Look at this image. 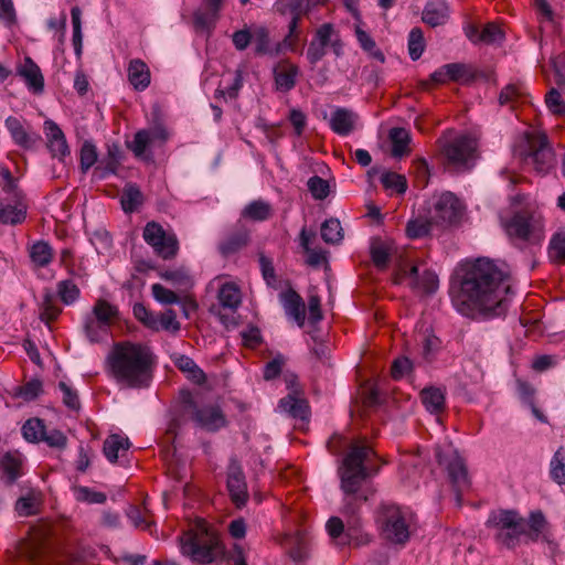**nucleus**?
Masks as SVG:
<instances>
[{
	"mask_svg": "<svg viewBox=\"0 0 565 565\" xmlns=\"http://www.w3.org/2000/svg\"><path fill=\"white\" fill-rule=\"evenodd\" d=\"M509 275L488 258L466 260L456 270L451 286L456 310L469 318L502 316L509 303Z\"/></svg>",
	"mask_w": 565,
	"mask_h": 565,
	"instance_id": "1",
	"label": "nucleus"
},
{
	"mask_svg": "<svg viewBox=\"0 0 565 565\" xmlns=\"http://www.w3.org/2000/svg\"><path fill=\"white\" fill-rule=\"evenodd\" d=\"M108 360L118 383L134 388L149 385L154 360L147 345L129 341L117 343Z\"/></svg>",
	"mask_w": 565,
	"mask_h": 565,
	"instance_id": "2",
	"label": "nucleus"
},
{
	"mask_svg": "<svg viewBox=\"0 0 565 565\" xmlns=\"http://www.w3.org/2000/svg\"><path fill=\"white\" fill-rule=\"evenodd\" d=\"M375 458V452L370 446L361 443H355L351 446L339 470L341 489L345 493H356L361 483L377 472Z\"/></svg>",
	"mask_w": 565,
	"mask_h": 565,
	"instance_id": "3",
	"label": "nucleus"
},
{
	"mask_svg": "<svg viewBox=\"0 0 565 565\" xmlns=\"http://www.w3.org/2000/svg\"><path fill=\"white\" fill-rule=\"evenodd\" d=\"M505 234L514 242L540 244L545 236L542 214L534 210L515 211L509 217H501Z\"/></svg>",
	"mask_w": 565,
	"mask_h": 565,
	"instance_id": "4",
	"label": "nucleus"
},
{
	"mask_svg": "<svg viewBox=\"0 0 565 565\" xmlns=\"http://www.w3.org/2000/svg\"><path fill=\"white\" fill-rule=\"evenodd\" d=\"M180 543L182 553L199 564L212 563L223 554L217 535L209 531L204 524H199L195 530L184 533Z\"/></svg>",
	"mask_w": 565,
	"mask_h": 565,
	"instance_id": "5",
	"label": "nucleus"
},
{
	"mask_svg": "<svg viewBox=\"0 0 565 565\" xmlns=\"http://www.w3.org/2000/svg\"><path fill=\"white\" fill-rule=\"evenodd\" d=\"M514 152L539 173L547 172L555 162L553 150L542 134L526 132L515 146Z\"/></svg>",
	"mask_w": 565,
	"mask_h": 565,
	"instance_id": "6",
	"label": "nucleus"
},
{
	"mask_svg": "<svg viewBox=\"0 0 565 565\" xmlns=\"http://www.w3.org/2000/svg\"><path fill=\"white\" fill-rule=\"evenodd\" d=\"M285 418L292 420L296 429L303 430L310 418V407L296 374L285 371Z\"/></svg>",
	"mask_w": 565,
	"mask_h": 565,
	"instance_id": "7",
	"label": "nucleus"
},
{
	"mask_svg": "<svg viewBox=\"0 0 565 565\" xmlns=\"http://www.w3.org/2000/svg\"><path fill=\"white\" fill-rule=\"evenodd\" d=\"M441 151L449 167L458 171L469 170L478 158V143L475 137L460 135L441 145Z\"/></svg>",
	"mask_w": 565,
	"mask_h": 565,
	"instance_id": "8",
	"label": "nucleus"
},
{
	"mask_svg": "<svg viewBox=\"0 0 565 565\" xmlns=\"http://www.w3.org/2000/svg\"><path fill=\"white\" fill-rule=\"evenodd\" d=\"M487 524L494 530L497 540L507 547H514L524 532L523 519L513 510L491 512Z\"/></svg>",
	"mask_w": 565,
	"mask_h": 565,
	"instance_id": "9",
	"label": "nucleus"
},
{
	"mask_svg": "<svg viewBox=\"0 0 565 565\" xmlns=\"http://www.w3.org/2000/svg\"><path fill=\"white\" fill-rule=\"evenodd\" d=\"M285 311L290 320L299 328L306 324V305L302 298L290 287L285 285ZM322 320L321 301L318 296H310L308 300V323L316 326Z\"/></svg>",
	"mask_w": 565,
	"mask_h": 565,
	"instance_id": "10",
	"label": "nucleus"
},
{
	"mask_svg": "<svg viewBox=\"0 0 565 565\" xmlns=\"http://www.w3.org/2000/svg\"><path fill=\"white\" fill-rule=\"evenodd\" d=\"M409 515L395 505L385 507L380 518L383 537L394 544H405L409 539Z\"/></svg>",
	"mask_w": 565,
	"mask_h": 565,
	"instance_id": "11",
	"label": "nucleus"
},
{
	"mask_svg": "<svg viewBox=\"0 0 565 565\" xmlns=\"http://www.w3.org/2000/svg\"><path fill=\"white\" fill-rule=\"evenodd\" d=\"M118 316V309L105 299H98L92 313L85 318L84 330L90 342H98L107 333L109 326Z\"/></svg>",
	"mask_w": 565,
	"mask_h": 565,
	"instance_id": "12",
	"label": "nucleus"
},
{
	"mask_svg": "<svg viewBox=\"0 0 565 565\" xmlns=\"http://www.w3.org/2000/svg\"><path fill=\"white\" fill-rule=\"evenodd\" d=\"M394 280L396 284L406 282L412 289L433 294L438 289V276L428 269L420 271L418 265L399 264L395 273Z\"/></svg>",
	"mask_w": 565,
	"mask_h": 565,
	"instance_id": "13",
	"label": "nucleus"
},
{
	"mask_svg": "<svg viewBox=\"0 0 565 565\" xmlns=\"http://www.w3.org/2000/svg\"><path fill=\"white\" fill-rule=\"evenodd\" d=\"M462 210L458 198L451 192L435 194L428 201V214L435 224H451L457 221Z\"/></svg>",
	"mask_w": 565,
	"mask_h": 565,
	"instance_id": "14",
	"label": "nucleus"
},
{
	"mask_svg": "<svg viewBox=\"0 0 565 565\" xmlns=\"http://www.w3.org/2000/svg\"><path fill=\"white\" fill-rule=\"evenodd\" d=\"M142 237L163 259H171L178 254L179 242L175 234L166 232L157 222L147 223Z\"/></svg>",
	"mask_w": 565,
	"mask_h": 565,
	"instance_id": "15",
	"label": "nucleus"
},
{
	"mask_svg": "<svg viewBox=\"0 0 565 565\" xmlns=\"http://www.w3.org/2000/svg\"><path fill=\"white\" fill-rule=\"evenodd\" d=\"M327 0H288L285 7L290 9L292 15L288 24V34L285 35V50L297 52L303 45L302 32L298 28L299 19L305 15L311 6L324 3Z\"/></svg>",
	"mask_w": 565,
	"mask_h": 565,
	"instance_id": "16",
	"label": "nucleus"
},
{
	"mask_svg": "<svg viewBox=\"0 0 565 565\" xmlns=\"http://www.w3.org/2000/svg\"><path fill=\"white\" fill-rule=\"evenodd\" d=\"M185 412L196 426L207 431H216L226 425V417L216 404L190 402Z\"/></svg>",
	"mask_w": 565,
	"mask_h": 565,
	"instance_id": "17",
	"label": "nucleus"
},
{
	"mask_svg": "<svg viewBox=\"0 0 565 565\" xmlns=\"http://www.w3.org/2000/svg\"><path fill=\"white\" fill-rule=\"evenodd\" d=\"M4 126L12 141L22 149H33L41 140V136L33 130L31 125L19 117L9 116L4 120Z\"/></svg>",
	"mask_w": 565,
	"mask_h": 565,
	"instance_id": "18",
	"label": "nucleus"
},
{
	"mask_svg": "<svg viewBox=\"0 0 565 565\" xmlns=\"http://www.w3.org/2000/svg\"><path fill=\"white\" fill-rule=\"evenodd\" d=\"M414 341L417 355L427 363L434 361L441 349L440 339L425 323L416 327Z\"/></svg>",
	"mask_w": 565,
	"mask_h": 565,
	"instance_id": "19",
	"label": "nucleus"
},
{
	"mask_svg": "<svg viewBox=\"0 0 565 565\" xmlns=\"http://www.w3.org/2000/svg\"><path fill=\"white\" fill-rule=\"evenodd\" d=\"M436 457L440 465L446 466L449 477L458 490L468 486V476L463 461L452 449L451 445L448 446L445 454L437 447Z\"/></svg>",
	"mask_w": 565,
	"mask_h": 565,
	"instance_id": "20",
	"label": "nucleus"
},
{
	"mask_svg": "<svg viewBox=\"0 0 565 565\" xmlns=\"http://www.w3.org/2000/svg\"><path fill=\"white\" fill-rule=\"evenodd\" d=\"M361 126L358 113L345 107H334L329 117L330 129L342 137L353 134Z\"/></svg>",
	"mask_w": 565,
	"mask_h": 565,
	"instance_id": "21",
	"label": "nucleus"
},
{
	"mask_svg": "<svg viewBox=\"0 0 565 565\" xmlns=\"http://www.w3.org/2000/svg\"><path fill=\"white\" fill-rule=\"evenodd\" d=\"M227 490L232 502L242 508L248 500L247 483L241 466L232 460L227 470Z\"/></svg>",
	"mask_w": 565,
	"mask_h": 565,
	"instance_id": "22",
	"label": "nucleus"
},
{
	"mask_svg": "<svg viewBox=\"0 0 565 565\" xmlns=\"http://www.w3.org/2000/svg\"><path fill=\"white\" fill-rule=\"evenodd\" d=\"M225 0H202V6L193 14L194 26L199 31L211 32L220 18Z\"/></svg>",
	"mask_w": 565,
	"mask_h": 565,
	"instance_id": "23",
	"label": "nucleus"
},
{
	"mask_svg": "<svg viewBox=\"0 0 565 565\" xmlns=\"http://www.w3.org/2000/svg\"><path fill=\"white\" fill-rule=\"evenodd\" d=\"M169 137L168 131L162 125H156L149 129H142L135 135L130 145L131 150L137 157L145 154L146 150L158 143H163Z\"/></svg>",
	"mask_w": 565,
	"mask_h": 565,
	"instance_id": "24",
	"label": "nucleus"
},
{
	"mask_svg": "<svg viewBox=\"0 0 565 565\" xmlns=\"http://www.w3.org/2000/svg\"><path fill=\"white\" fill-rule=\"evenodd\" d=\"M370 253L374 265L380 269H384L396 255L397 247L391 239L375 238L371 243Z\"/></svg>",
	"mask_w": 565,
	"mask_h": 565,
	"instance_id": "25",
	"label": "nucleus"
},
{
	"mask_svg": "<svg viewBox=\"0 0 565 565\" xmlns=\"http://www.w3.org/2000/svg\"><path fill=\"white\" fill-rule=\"evenodd\" d=\"M18 74L25 81L30 90L35 94L42 93L44 88V77L40 67L30 57H25L18 67Z\"/></svg>",
	"mask_w": 565,
	"mask_h": 565,
	"instance_id": "26",
	"label": "nucleus"
},
{
	"mask_svg": "<svg viewBox=\"0 0 565 565\" xmlns=\"http://www.w3.org/2000/svg\"><path fill=\"white\" fill-rule=\"evenodd\" d=\"M449 15L450 10L446 0H431L425 6L422 19L428 25L435 28L445 24Z\"/></svg>",
	"mask_w": 565,
	"mask_h": 565,
	"instance_id": "27",
	"label": "nucleus"
},
{
	"mask_svg": "<svg viewBox=\"0 0 565 565\" xmlns=\"http://www.w3.org/2000/svg\"><path fill=\"white\" fill-rule=\"evenodd\" d=\"M128 81L136 90H145L150 84V71L140 58L131 60L128 66Z\"/></svg>",
	"mask_w": 565,
	"mask_h": 565,
	"instance_id": "28",
	"label": "nucleus"
},
{
	"mask_svg": "<svg viewBox=\"0 0 565 565\" xmlns=\"http://www.w3.org/2000/svg\"><path fill=\"white\" fill-rule=\"evenodd\" d=\"M315 237L313 232H308L306 228L300 233V245L306 253V263L312 267H319L327 263V253L321 248L310 247V241Z\"/></svg>",
	"mask_w": 565,
	"mask_h": 565,
	"instance_id": "29",
	"label": "nucleus"
},
{
	"mask_svg": "<svg viewBox=\"0 0 565 565\" xmlns=\"http://www.w3.org/2000/svg\"><path fill=\"white\" fill-rule=\"evenodd\" d=\"M14 204L2 203L0 222L18 224L25 218L26 205L22 201L21 194L18 192V196L12 195Z\"/></svg>",
	"mask_w": 565,
	"mask_h": 565,
	"instance_id": "30",
	"label": "nucleus"
},
{
	"mask_svg": "<svg viewBox=\"0 0 565 565\" xmlns=\"http://www.w3.org/2000/svg\"><path fill=\"white\" fill-rule=\"evenodd\" d=\"M289 544V557L297 565H300L310 555V539L303 532L298 533L295 537H291Z\"/></svg>",
	"mask_w": 565,
	"mask_h": 565,
	"instance_id": "31",
	"label": "nucleus"
},
{
	"mask_svg": "<svg viewBox=\"0 0 565 565\" xmlns=\"http://www.w3.org/2000/svg\"><path fill=\"white\" fill-rule=\"evenodd\" d=\"M29 255L34 267H46L54 257V250L49 243L38 241L30 247Z\"/></svg>",
	"mask_w": 565,
	"mask_h": 565,
	"instance_id": "32",
	"label": "nucleus"
},
{
	"mask_svg": "<svg viewBox=\"0 0 565 565\" xmlns=\"http://www.w3.org/2000/svg\"><path fill=\"white\" fill-rule=\"evenodd\" d=\"M130 443L127 437L110 435L104 441V454L110 462H116L120 455L128 450Z\"/></svg>",
	"mask_w": 565,
	"mask_h": 565,
	"instance_id": "33",
	"label": "nucleus"
},
{
	"mask_svg": "<svg viewBox=\"0 0 565 565\" xmlns=\"http://www.w3.org/2000/svg\"><path fill=\"white\" fill-rule=\"evenodd\" d=\"M271 214L273 209L269 203L263 200H255L244 207L241 217L255 222H262L268 220Z\"/></svg>",
	"mask_w": 565,
	"mask_h": 565,
	"instance_id": "34",
	"label": "nucleus"
},
{
	"mask_svg": "<svg viewBox=\"0 0 565 565\" xmlns=\"http://www.w3.org/2000/svg\"><path fill=\"white\" fill-rule=\"evenodd\" d=\"M422 402L430 413H439L445 406V394L441 388L428 387L422 391Z\"/></svg>",
	"mask_w": 565,
	"mask_h": 565,
	"instance_id": "35",
	"label": "nucleus"
},
{
	"mask_svg": "<svg viewBox=\"0 0 565 565\" xmlns=\"http://www.w3.org/2000/svg\"><path fill=\"white\" fill-rule=\"evenodd\" d=\"M392 142V154L394 157H403L408 153V145L411 142L409 132L404 128H393L390 131Z\"/></svg>",
	"mask_w": 565,
	"mask_h": 565,
	"instance_id": "36",
	"label": "nucleus"
},
{
	"mask_svg": "<svg viewBox=\"0 0 565 565\" xmlns=\"http://www.w3.org/2000/svg\"><path fill=\"white\" fill-rule=\"evenodd\" d=\"M218 300L222 307L235 310L242 302L241 291L232 282L224 284L218 291Z\"/></svg>",
	"mask_w": 565,
	"mask_h": 565,
	"instance_id": "37",
	"label": "nucleus"
},
{
	"mask_svg": "<svg viewBox=\"0 0 565 565\" xmlns=\"http://www.w3.org/2000/svg\"><path fill=\"white\" fill-rule=\"evenodd\" d=\"M61 312L62 309L56 305L54 294L50 290H45L41 305V320L46 324H50L61 315Z\"/></svg>",
	"mask_w": 565,
	"mask_h": 565,
	"instance_id": "38",
	"label": "nucleus"
},
{
	"mask_svg": "<svg viewBox=\"0 0 565 565\" xmlns=\"http://www.w3.org/2000/svg\"><path fill=\"white\" fill-rule=\"evenodd\" d=\"M550 475L557 484H565V449L559 447L553 455L550 463Z\"/></svg>",
	"mask_w": 565,
	"mask_h": 565,
	"instance_id": "39",
	"label": "nucleus"
},
{
	"mask_svg": "<svg viewBox=\"0 0 565 565\" xmlns=\"http://www.w3.org/2000/svg\"><path fill=\"white\" fill-rule=\"evenodd\" d=\"M22 460L19 455L8 452L1 459L2 470L9 482H13L21 476Z\"/></svg>",
	"mask_w": 565,
	"mask_h": 565,
	"instance_id": "40",
	"label": "nucleus"
},
{
	"mask_svg": "<svg viewBox=\"0 0 565 565\" xmlns=\"http://www.w3.org/2000/svg\"><path fill=\"white\" fill-rule=\"evenodd\" d=\"M321 237L326 243L337 244L343 238V230L340 221L337 218H329L321 225Z\"/></svg>",
	"mask_w": 565,
	"mask_h": 565,
	"instance_id": "41",
	"label": "nucleus"
},
{
	"mask_svg": "<svg viewBox=\"0 0 565 565\" xmlns=\"http://www.w3.org/2000/svg\"><path fill=\"white\" fill-rule=\"evenodd\" d=\"M56 292L61 301L66 306L74 303L81 295L77 285L70 279L58 281L56 285Z\"/></svg>",
	"mask_w": 565,
	"mask_h": 565,
	"instance_id": "42",
	"label": "nucleus"
},
{
	"mask_svg": "<svg viewBox=\"0 0 565 565\" xmlns=\"http://www.w3.org/2000/svg\"><path fill=\"white\" fill-rule=\"evenodd\" d=\"M120 202L125 212H132L142 203V194L137 186L129 184L124 189Z\"/></svg>",
	"mask_w": 565,
	"mask_h": 565,
	"instance_id": "43",
	"label": "nucleus"
},
{
	"mask_svg": "<svg viewBox=\"0 0 565 565\" xmlns=\"http://www.w3.org/2000/svg\"><path fill=\"white\" fill-rule=\"evenodd\" d=\"M74 498L79 502L103 504L106 501V494L94 491L88 487L77 486L73 488Z\"/></svg>",
	"mask_w": 565,
	"mask_h": 565,
	"instance_id": "44",
	"label": "nucleus"
},
{
	"mask_svg": "<svg viewBox=\"0 0 565 565\" xmlns=\"http://www.w3.org/2000/svg\"><path fill=\"white\" fill-rule=\"evenodd\" d=\"M253 43L255 44V50L259 54H271L274 52L273 46L270 44V34L268 29L264 26H258L253 31Z\"/></svg>",
	"mask_w": 565,
	"mask_h": 565,
	"instance_id": "45",
	"label": "nucleus"
},
{
	"mask_svg": "<svg viewBox=\"0 0 565 565\" xmlns=\"http://www.w3.org/2000/svg\"><path fill=\"white\" fill-rule=\"evenodd\" d=\"M355 35L359 44L364 51H366L374 58L384 62L383 53L376 49L373 39L364 30H362L360 25L355 26Z\"/></svg>",
	"mask_w": 565,
	"mask_h": 565,
	"instance_id": "46",
	"label": "nucleus"
},
{
	"mask_svg": "<svg viewBox=\"0 0 565 565\" xmlns=\"http://www.w3.org/2000/svg\"><path fill=\"white\" fill-rule=\"evenodd\" d=\"M425 50L424 35L419 28H414L408 35V52L413 61L418 60Z\"/></svg>",
	"mask_w": 565,
	"mask_h": 565,
	"instance_id": "47",
	"label": "nucleus"
},
{
	"mask_svg": "<svg viewBox=\"0 0 565 565\" xmlns=\"http://www.w3.org/2000/svg\"><path fill=\"white\" fill-rule=\"evenodd\" d=\"M434 222L428 218H413L409 220L406 226V234L409 238H419L428 234L430 225Z\"/></svg>",
	"mask_w": 565,
	"mask_h": 565,
	"instance_id": "48",
	"label": "nucleus"
},
{
	"mask_svg": "<svg viewBox=\"0 0 565 565\" xmlns=\"http://www.w3.org/2000/svg\"><path fill=\"white\" fill-rule=\"evenodd\" d=\"M45 426L39 418L25 422L22 427L23 437L29 441H40L44 437Z\"/></svg>",
	"mask_w": 565,
	"mask_h": 565,
	"instance_id": "49",
	"label": "nucleus"
},
{
	"mask_svg": "<svg viewBox=\"0 0 565 565\" xmlns=\"http://www.w3.org/2000/svg\"><path fill=\"white\" fill-rule=\"evenodd\" d=\"M178 366L182 372L188 373L189 379L194 383L201 384L205 381V374L191 359L180 358Z\"/></svg>",
	"mask_w": 565,
	"mask_h": 565,
	"instance_id": "50",
	"label": "nucleus"
},
{
	"mask_svg": "<svg viewBox=\"0 0 565 565\" xmlns=\"http://www.w3.org/2000/svg\"><path fill=\"white\" fill-rule=\"evenodd\" d=\"M248 242V233L246 231H241L236 234L230 236L226 241H224L220 248L224 255L235 253L243 246H245Z\"/></svg>",
	"mask_w": 565,
	"mask_h": 565,
	"instance_id": "51",
	"label": "nucleus"
},
{
	"mask_svg": "<svg viewBox=\"0 0 565 565\" xmlns=\"http://www.w3.org/2000/svg\"><path fill=\"white\" fill-rule=\"evenodd\" d=\"M160 276L177 287H188L190 285V275L184 267L164 270Z\"/></svg>",
	"mask_w": 565,
	"mask_h": 565,
	"instance_id": "52",
	"label": "nucleus"
},
{
	"mask_svg": "<svg viewBox=\"0 0 565 565\" xmlns=\"http://www.w3.org/2000/svg\"><path fill=\"white\" fill-rule=\"evenodd\" d=\"M382 184L385 189L392 190L398 194L405 193L407 189V182L405 177L395 172L384 173L381 178Z\"/></svg>",
	"mask_w": 565,
	"mask_h": 565,
	"instance_id": "53",
	"label": "nucleus"
},
{
	"mask_svg": "<svg viewBox=\"0 0 565 565\" xmlns=\"http://www.w3.org/2000/svg\"><path fill=\"white\" fill-rule=\"evenodd\" d=\"M548 110L557 116H565V100L556 88H552L545 96Z\"/></svg>",
	"mask_w": 565,
	"mask_h": 565,
	"instance_id": "54",
	"label": "nucleus"
},
{
	"mask_svg": "<svg viewBox=\"0 0 565 565\" xmlns=\"http://www.w3.org/2000/svg\"><path fill=\"white\" fill-rule=\"evenodd\" d=\"M308 189L317 200H323L328 196L329 183L320 177H312L308 180Z\"/></svg>",
	"mask_w": 565,
	"mask_h": 565,
	"instance_id": "55",
	"label": "nucleus"
},
{
	"mask_svg": "<svg viewBox=\"0 0 565 565\" xmlns=\"http://www.w3.org/2000/svg\"><path fill=\"white\" fill-rule=\"evenodd\" d=\"M151 290L153 298L161 303L171 305L179 301V297L174 291L163 287L160 284L152 285Z\"/></svg>",
	"mask_w": 565,
	"mask_h": 565,
	"instance_id": "56",
	"label": "nucleus"
},
{
	"mask_svg": "<svg viewBox=\"0 0 565 565\" xmlns=\"http://www.w3.org/2000/svg\"><path fill=\"white\" fill-rule=\"evenodd\" d=\"M503 31L495 23H488L481 31L480 38L483 43H500L503 40Z\"/></svg>",
	"mask_w": 565,
	"mask_h": 565,
	"instance_id": "57",
	"label": "nucleus"
},
{
	"mask_svg": "<svg viewBox=\"0 0 565 565\" xmlns=\"http://www.w3.org/2000/svg\"><path fill=\"white\" fill-rule=\"evenodd\" d=\"M550 257L558 260L565 262V235L556 234L553 236L550 243Z\"/></svg>",
	"mask_w": 565,
	"mask_h": 565,
	"instance_id": "58",
	"label": "nucleus"
},
{
	"mask_svg": "<svg viewBox=\"0 0 565 565\" xmlns=\"http://www.w3.org/2000/svg\"><path fill=\"white\" fill-rule=\"evenodd\" d=\"M523 96L524 89L522 86L516 84H510L502 89L499 96V102L501 105H505L513 100H521Z\"/></svg>",
	"mask_w": 565,
	"mask_h": 565,
	"instance_id": "59",
	"label": "nucleus"
},
{
	"mask_svg": "<svg viewBox=\"0 0 565 565\" xmlns=\"http://www.w3.org/2000/svg\"><path fill=\"white\" fill-rule=\"evenodd\" d=\"M58 388L63 394L62 399L65 406L74 411L78 409L79 398L77 392L74 391L66 382L63 381L58 383Z\"/></svg>",
	"mask_w": 565,
	"mask_h": 565,
	"instance_id": "60",
	"label": "nucleus"
},
{
	"mask_svg": "<svg viewBox=\"0 0 565 565\" xmlns=\"http://www.w3.org/2000/svg\"><path fill=\"white\" fill-rule=\"evenodd\" d=\"M81 15L82 12L78 7L72 8L71 17L73 24V43L77 52H79L82 45Z\"/></svg>",
	"mask_w": 565,
	"mask_h": 565,
	"instance_id": "61",
	"label": "nucleus"
},
{
	"mask_svg": "<svg viewBox=\"0 0 565 565\" xmlns=\"http://www.w3.org/2000/svg\"><path fill=\"white\" fill-rule=\"evenodd\" d=\"M159 330L172 332L180 330V323L177 320V315L173 310L169 309L160 313Z\"/></svg>",
	"mask_w": 565,
	"mask_h": 565,
	"instance_id": "62",
	"label": "nucleus"
},
{
	"mask_svg": "<svg viewBox=\"0 0 565 565\" xmlns=\"http://www.w3.org/2000/svg\"><path fill=\"white\" fill-rule=\"evenodd\" d=\"M42 392V383L39 380H31L19 390V396L25 401L36 398Z\"/></svg>",
	"mask_w": 565,
	"mask_h": 565,
	"instance_id": "63",
	"label": "nucleus"
},
{
	"mask_svg": "<svg viewBox=\"0 0 565 565\" xmlns=\"http://www.w3.org/2000/svg\"><path fill=\"white\" fill-rule=\"evenodd\" d=\"M97 160L96 149L90 143H84L81 149V167L84 171H87L94 166Z\"/></svg>",
	"mask_w": 565,
	"mask_h": 565,
	"instance_id": "64",
	"label": "nucleus"
}]
</instances>
